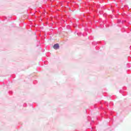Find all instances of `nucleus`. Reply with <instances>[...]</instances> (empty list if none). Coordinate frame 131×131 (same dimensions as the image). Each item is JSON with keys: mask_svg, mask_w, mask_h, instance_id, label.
<instances>
[{"mask_svg": "<svg viewBox=\"0 0 131 131\" xmlns=\"http://www.w3.org/2000/svg\"><path fill=\"white\" fill-rule=\"evenodd\" d=\"M59 46L58 43H56L53 46V48L54 50H58L59 49Z\"/></svg>", "mask_w": 131, "mask_h": 131, "instance_id": "f257e3e1", "label": "nucleus"}]
</instances>
